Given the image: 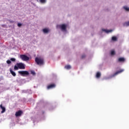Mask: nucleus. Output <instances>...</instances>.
<instances>
[{"label":"nucleus","mask_w":129,"mask_h":129,"mask_svg":"<svg viewBox=\"0 0 129 129\" xmlns=\"http://www.w3.org/2000/svg\"><path fill=\"white\" fill-rule=\"evenodd\" d=\"M25 64L22 62L17 63L16 66H14V70H19V69H25Z\"/></svg>","instance_id":"f257e3e1"},{"label":"nucleus","mask_w":129,"mask_h":129,"mask_svg":"<svg viewBox=\"0 0 129 129\" xmlns=\"http://www.w3.org/2000/svg\"><path fill=\"white\" fill-rule=\"evenodd\" d=\"M35 62L37 65H44V59L43 58L36 57Z\"/></svg>","instance_id":"f03ea898"},{"label":"nucleus","mask_w":129,"mask_h":129,"mask_svg":"<svg viewBox=\"0 0 129 129\" xmlns=\"http://www.w3.org/2000/svg\"><path fill=\"white\" fill-rule=\"evenodd\" d=\"M19 74H20L21 76H28L29 75V72L27 71H20L18 72Z\"/></svg>","instance_id":"7ed1b4c3"},{"label":"nucleus","mask_w":129,"mask_h":129,"mask_svg":"<svg viewBox=\"0 0 129 129\" xmlns=\"http://www.w3.org/2000/svg\"><path fill=\"white\" fill-rule=\"evenodd\" d=\"M20 58L23 61H29L30 60V57L25 54L20 55Z\"/></svg>","instance_id":"20e7f679"},{"label":"nucleus","mask_w":129,"mask_h":129,"mask_svg":"<svg viewBox=\"0 0 129 129\" xmlns=\"http://www.w3.org/2000/svg\"><path fill=\"white\" fill-rule=\"evenodd\" d=\"M58 27L60 28L61 31H66L67 26L65 24L59 25Z\"/></svg>","instance_id":"39448f33"},{"label":"nucleus","mask_w":129,"mask_h":129,"mask_svg":"<svg viewBox=\"0 0 129 129\" xmlns=\"http://www.w3.org/2000/svg\"><path fill=\"white\" fill-rule=\"evenodd\" d=\"M22 114H23V111L19 110L18 111L16 112L15 116H16V117H18V116H21Z\"/></svg>","instance_id":"423d86ee"},{"label":"nucleus","mask_w":129,"mask_h":129,"mask_svg":"<svg viewBox=\"0 0 129 129\" xmlns=\"http://www.w3.org/2000/svg\"><path fill=\"white\" fill-rule=\"evenodd\" d=\"M56 87V85L55 84H52L50 85H49L47 88V89H52V88H55Z\"/></svg>","instance_id":"0eeeda50"},{"label":"nucleus","mask_w":129,"mask_h":129,"mask_svg":"<svg viewBox=\"0 0 129 129\" xmlns=\"http://www.w3.org/2000/svg\"><path fill=\"white\" fill-rule=\"evenodd\" d=\"M10 72L12 75H13V76H14V77H15V76L17 75L16 74V73L13 71V70L12 69H10Z\"/></svg>","instance_id":"6e6552de"},{"label":"nucleus","mask_w":129,"mask_h":129,"mask_svg":"<svg viewBox=\"0 0 129 129\" xmlns=\"http://www.w3.org/2000/svg\"><path fill=\"white\" fill-rule=\"evenodd\" d=\"M0 108H2V111L1 112V113H4L6 111V108L5 107L3 106V104H1L0 105Z\"/></svg>","instance_id":"1a4fd4ad"},{"label":"nucleus","mask_w":129,"mask_h":129,"mask_svg":"<svg viewBox=\"0 0 129 129\" xmlns=\"http://www.w3.org/2000/svg\"><path fill=\"white\" fill-rule=\"evenodd\" d=\"M124 61H125L124 57H119L118 59V62H124Z\"/></svg>","instance_id":"9d476101"},{"label":"nucleus","mask_w":129,"mask_h":129,"mask_svg":"<svg viewBox=\"0 0 129 129\" xmlns=\"http://www.w3.org/2000/svg\"><path fill=\"white\" fill-rule=\"evenodd\" d=\"M121 72H123V70H120V71L116 72L115 74H113V76H116V75L119 74V73H121Z\"/></svg>","instance_id":"9b49d317"},{"label":"nucleus","mask_w":129,"mask_h":129,"mask_svg":"<svg viewBox=\"0 0 129 129\" xmlns=\"http://www.w3.org/2000/svg\"><path fill=\"white\" fill-rule=\"evenodd\" d=\"M42 31L44 34H48L49 33V30L46 28L43 29Z\"/></svg>","instance_id":"f8f14e48"},{"label":"nucleus","mask_w":129,"mask_h":129,"mask_svg":"<svg viewBox=\"0 0 129 129\" xmlns=\"http://www.w3.org/2000/svg\"><path fill=\"white\" fill-rule=\"evenodd\" d=\"M101 76V74L98 72L96 75V78H100Z\"/></svg>","instance_id":"ddd939ff"},{"label":"nucleus","mask_w":129,"mask_h":129,"mask_svg":"<svg viewBox=\"0 0 129 129\" xmlns=\"http://www.w3.org/2000/svg\"><path fill=\"white\" fill-rule=\"evenodd\" d=\"M64 68L66 69H68V70H69L71 68V66L70 65H67L64 67Z\"/></svg>","instance_id":"4468645a"},{"label":"nucleus","mask_w":129,"mask_h":129,"mask_svg":"<svg viewBox=\"0 0 129 129\" xmlns=\"http://www.w3.org/2000/svg\"><path fill=\"white\" fill-rule=\"evenodd\" d=\"M123 26H126V27H128L129 26V21L125 22L124 23H123Z\"/></svg>","instance_id":"2eb2a0df"},{"label":"nucleus","mask_w":129,"mask_h":129,"mask_svg":"<svg viewBox=\"0 0 129 129\" xmlns=\"http://www.w3.org/2000/svg\"><path fill=\"white\" fill-rule=\"evenodd\" d=\"M103 31L106 33H110V32H112V30H107L105 29H103Z\"/></svg>","instance_id":"dca6fc26"},{"label":"nucleus","mask_w":129,"mask_h":129,"mask_svg":"<svg viewBox=\"0 0 129 129\" xmlns=\"http://www.w3.org/2000/svg\"><path fill=\"white\" fill-rule=\"evenodd\" d=\"M112 41H117V38L115 36H113L112 37Z\"/></svg>","instance_id":"f3484780"},{"label":"nucleus","mask_w":129,"mask_h":129,"mask_svg":"<svg viewBox=\"0 0 129 129\" xmlns=\"http://www.w3.org/2000/svg\"><path fill=\"white\" fill-rule=\"evenodd\" d=\"M123 9L125 11H126L127 12H129V8L126 7H124Z\"/></svg>","instance_id":"a211bd4d"},{"label":"nucleus","mask_w":129,"mask_h":129,"mask_svg":"<svg viewBox=\"0 0 129 129\" xmlns=\"http://www.w3.org/2000/svg\"><path fill=\"white\" fill-rule=\"evenodd\" d=\"M40 2L41 4H45V3H46V0H40Z\"/></svg>","instance_id":"6ab92c4d"},{"label":"nucleus","mask_w":129,"mask_h":129,"mask_svg":"<svg viewBox=\"0 0 129 129\" xmlns=\"http://www.w3.org/2000/svg\"><path fill=\"white\" fill-rule=\"evenodd\" d=\"M31 74L33 75V76L36 75V73H35V71H31Z\"/></svg>","instance_id":"aec40b11"},{"label":"nucleus","mask_w":129,"mask_h":129,"mask_svg":"<svg viewBox=\"0 0 129 129\" xmlns=\"http://www.w3.org/2000/svg\"><path fill=\"white\" fill-rule=\"evenodd\" d=\"M115 54V52L114 50H112L111 52V55H113Z\"/></svg>","instance_id":"412c9836"},{"label":"nucleus","mask_w":129,"mask_h":129,"mask_svg":"<svg viewBox=\"0 0 129 129\" xmlns=\"http://www.w3.org/2000/svg\"><path fill=\"white\" fill-rule=\"evenodd\" d=\"M11 61H12V62H15L16 61V58H11L10 59Z\"/></svg>","instance_id":"4be33fe9"},{"label":"nucleus","mask_w":129,"mask_h":129,"mask_svg":"<svg viewBox=\"0 0 129 129\" xmlns=\"http://www.w3.org/2000/svg\"><path fill=\"white\" fill-rule=\"evenodd\" d=\"M7 64H11L12 61L10 60H7Z\"/></svg>","instance_id":"5701e85b"},{"label":"nucleus","mask_w":129,"mask_h":129,"mask_svg":"<svg viewBox=\"0 0 129 129\" xmlns=\"http://www.w3.org/2000/svg\"><path fill=\"white\" fill-rule=\"evenodd\" d=\"M86 57V55H85V54H83L81 56V58L84 59V58H85Z\"/></svg>","instance_id":"b1692460"},{"label":"nucleus","mask_w":129,"mask_h":129,"mask_svg":"<svg viewBox=\"0 0 129 129\" xmlns=\"http://www.w3.org/2000/svg\"><path fill=\"white\" fill-rule=\"evenodd\" d=\"M2 27L3 28H7V25H6V24H3V25H2Z\"/></svg>","instance_id":"393cba45"},{"label":"nucleus","mask_w":129,"mask_h":129,"mask_svg":"<svg viewBox=\"0 0 129 129\" xmlns=\"http://www.w3.org/2000/svg\"><path fill=\"white\" fill-rule=\"evenodd\" d=\"M18 26L19 27H21V26H22V24H21V23H18Z\"/></svg>","instance_id":"a878e982"}]
</instances>
